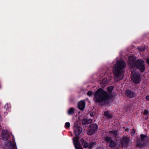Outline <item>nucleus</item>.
<instances>
[{"instance_id": "13", "label": "nucleus", "mask_w": 149, "mask_h": 149, "mask_svg": "<svg viewBox=\"0 0 149 149\" xmlns=\"http://www.w3.org/2000/svg\"><path fill=\"white\" fill-rule=\"evenodd\" d=\"M6 149H15V146L11 143H8L6 146Z\"/></svg>"}, {"instance_id": "7", "label": "nucleus", "mask_w": 149, "mask_h": 149, "mask_svg": "<svg viewBox=\"0 0 149 149\" xmlns=\"http://www.w3.org/2000/svg\"><path fill=\"white\" fill-rule=\"evenodd\" d=\"M74 133L77 136L80 135L82 131L81 128L77 126L76 124H74Z\"/></svg>"}, {"instance_id": "2", "label": "nucleus", "mask_w": 149, "mask_h": 149, "mask_svg": "<svg viewBox=\"0 0 149 149\" xmlns=\"http://www.w3.org/2000/svg\"><path fill=\"white\" fill-rule=\"evenodd\" d=\"M109 98L106 92L100 88L95 93L94 100L95 102H98L99 104H103Z\"/></svg>"}, {"instance_id": "4", "label": "nucleus", "mask_w": 149, "mask_h": 149, "mask_svg": "<svg viewBox=\"0 0 149 149\" xmlns=\"http://www.w3.org/2000/svg\"><path fill=\"white\" fill-rule=\"evenodd\" d=\"M109 133L111 136L114 137L116 139V138L118 137V134L116 131H111L109 132ZM104 139L105 141L107 143H109V146L111 148L115 147L118 143L117 139H116V141H115L111 140V137L107 136H105Z\"/></svg>"}, {"instance_id": "26", "label": "nucleus", "mask_w": 149, "mask_h": 149, "mask_svg": "<svg viewBox=\"0 0 149 149\" xmlns=\"http://www.w3.org/2000/svg\"><path fill=\"white\" fill-rule=\"evenodd\" d=\"M135 134V131L134 130H132V131L131 132V134L133 135Z\"/></svg>"}, {"instance_id": "24", "label": "nucleus", "mask_w": 149, "mask_h": 149, "mask_svg": "<svg viewBox=\"0 0 149 149\" xmlns=\"http://www.w3.org/2000/svg\"><path fill=\"white\" fill-rule=\"evenodd\" d=\"M141 137L142 140H143L146 137V136L143 134H141Z\"/></svg>"}, {"instance_id": "10", "label": "nucleus", "mask_w": 149, "mask_h": 149, "mask_svg": "<svg viewBox=\"0 0 149 149\" xmlns=\"http://www.w3.org/2000/svg\"><path fill=\"white\" fill-rule=\"evenodd\" d=\"M79 143L80 145H83L84 144L83 147L85 148H87L88 147V148L89 144L88 143L86 142H84V140L83 139H80Z\"/></svg>"}, {"instance_id": "5", "label": "nucleus", "mask_w": 149, "mask_h": 149, "mask_svg": "<svg viewBox=\"0 0 149 149\" xmlns=\"http://www.w3.org/2000/svg\"><path fill=\"white\" fill-rule=\"evenodd\" d=\"M131 74V79L136 84L139 83L141 81L140 74L134 70L132 72Z\"/></svg>"}, {"instance_id": "21", "label": "nucleus", "mask_w": 149, "mask_h": 149, "mask_svg": "<svg viewBox=\"0 0 149 149\" xmlns=\"http://www.w3.org/2000/svg\"><path fill=\"white\" fill-rule=\"evenodd\" d=\"M113 86H111L108 87L107 88V91L109 92H111L113 90Z\"/></svg>"}, {"instance_id": "15", "label": "nucleus", "mask_w": 149, "mask_h": 149, "mask_svg": "<svg viewBox=\"0 0 149 149\" xmlns=\"http://www.w3.org/2000/svg\"><path fill=\"white\" fill-rule=\"evenodd\" d=\"M104 116L107 118H111L112 117V114L109 111H106L104 112Z\"/></svg>"}, {"instance_id": "29", "label": "nucleus", "mask_w": 149, "mask_h": 149, "mask_svg": "<svg viewBox=\"0 0 149 149\" xmlns=\"http://www.w3.org/2000/svg\"><path fill=\"white\" fill-rule=\"evenodd\" d=\"M97 149H102L101 148H98Z\"/></svg>"}, {"instance_id": "11", "label": "nucleus", "mask_w": 149, "mask_h": 149, "mask_svg": "<svg viewBox=\"0 0 149 149\" xmlns=\"http://www.w3.org/2000/svg\"><path fill=\"white\" fill-rule=\"evenodd\" d=\"M126 94L127 96L131 98L133 97L135 95L134 93L133 92L129 90L126 91Z\"/></svg>"}, {"instance_id": "1", "label": "nucleus", "mask_w": 149, "mask_h": 149, "mask_svg": "<svg viewBox=\"0 0 149 149\" xmlns=\"http://www.w3.org/2000/svg\"><path fill=\"white\" fill-rule=\"evenodd\" d=\"M125 63L123 61H117L113 68V72L114 75V79L116 81L121 80L124 74V69Z\"/></svg>"}, {"instance_id": "16", "label": "nucleus", "mask_w": 149, "mask_h": 149, "mask_svg": "<svg viewBox=\"0 0 149 149\" xmlns=\"http://www.w3.org/2000/svg\"><path fill=\"white\" fill-rule=\"evenodd\" d=\"M74 109L73 108H71L68 111V113L69 114L71 115L74 113Z\"/></svg>"}, {"instance_id": "18", "label": "nucleus", "mask_w": 149, "mask_h": 149, "mask_svg": "<svg viewBox=\"0 0 149 149\" xmlns=\"http://www.w3.org/2000/svg\"><path fill=\"white\" fill-rule=\"evenodd\" d=\"M145 146V144L144 143H141L140 144H137V146L139 147L140 148H142L144 147Z\"/></svg>"}, {"instance_id": "30", "label": "nucleus", "mask_w": 149, "mask_h": 149, "mask_svg": "<svg viewBox=\"0 0 149 149\" xmlns=\"http://www.w3.org/2000/svg\"><path fill=\"white\" fill-rule=\"evenodd\" d=\"M144 50V49H143V50H142H142Z\"/></svg>"}, {"instance_id": "23", "label": "nucleus", "mask_w": 149, "mask_h": 149, "mask_svg": "<svg viewBox=\"0 0 149 149\" xmlns=\"http://www.w3.org/2000/svg\"><path fill=\"white\" fill-rule=\"evenodd\" d=\"M5 107L6 109H7V108H10V104H8V103L6 104L5 105Z\"/></svg>"}, {"instance_id": "22", "label": "nucleus", "mask_w": 149, "mask_h": 149, "mask_svg": "<svg viewBox=\"0 0 149 149\" xmlns=\"http://www.w3.org/2000/svg\"><path fill=\"white\" fill-rule=\"evenodd\" d=\"M143 113L145 115H148L149 114V111L148 110H145Z\"/></svg>"}, {"instance_id": "3", "label": "nucleus", "mask_w": 149, "mask_h": 149, "mask_svg": "<svg viewBox=\"0 0 149 149\" xmlns=\"http://www.w3.org/2000/svg\"><path fill=\"white\" fill-rule=\"evenodd\" d=\"M136 58L134 56H130L129 58L128 61L132 68L136 67L142 72L145 71V68L144 61L141 60H139L136 62L135 61Z\"/></svg>"}, {"instance_id": "12", "label": "nucleus", "mask_w": 149, "mask_h": 149, "mask_svg": "<svg viewBox=\"0 0 149 149\" xmlns=\"http://www.w3.org/2000/svg\"><path fill=\"white\" fill-rule=\"evenodd\" d=\"M92 122V120L91 119L88 120L87 118H84L83 120L82 123L83 124L86 125L90 124Z\"/></svg>"}, {"instance_id": "14", "label": "nucleus", "mask_w": 149, "mask_h": 149, "mask_svg": "<svg viewBox=\"0 0 149 149\" xmlns=\"http://www.w3.org/2000/svg\"><path fill=\"white\" fill-rule=\"evenodd\" d=\"M129 140V138L128 137H125L123 138L121 141V142L123 145H125L127 143Z\"/></svg>"}, {"instance_id": "6", "label": "nucleus", "mask_w": 149, "mask_h": 149, "mask_svg": "<svg viewBox=\"0 0 149 149\" xmlns=\"http://www.w3.org/2000/svg\"><path fill=\"white\" fill-rule=\"evenodd\" d=\"M90 129L87 132V134L91 135L94 134L97 129V125L96 124H91L90 125Z\"/></svg>"}, {"instance_id": "20", "label": "nucleus", "mask_w": 149, "mask_h": 149, "mask_svg": "<svg viewBox=\"0 0 149 149\" xmlns=\"http://www.w3.org/2000/svg\"><path fill=\"white\" fill-rule=\"evenodd\" d=\"M95 142H91L89 144L88 148H91L95 144Z\"/></svg>"}, {"instance_id": "28", "label": "nucleus", "mask_w": 149, "mask_h": 149, "mask_svg": "<svg viewBox=\"0 0 149 149\" xmlns=\"http://www.w3.org/2000/svg\"><path fill=\"white\" fill-rule=\"evenodd\" d=\"M146 98L149 101V95L147 96Z\"/></svg>"}, {"instance_id": "25", "label": "nucleus", "mask_w": 149, "mask_h": 149, "mask_svg": "<svg viewBox=\"0 0 149 149\" xmlns=\"http://www.w3.org/2000/svg\"><path fill=\"white\" fill-rule=\"evenodd\" d=\"M93 93V92L91 91H89L88 92L87 95L88 96H90Z\"/></svg>"}, {"instance_id": "9", "label": "nucleus", "mask_w": 149, "mask_h": 149, "mask_svg": "<svg viewBox=\"0 0 149 149\" xmlns=\"http://www.w3.org/2000/svg\"><path fill=\"white\" fill-rule=\"evenodd\" d=\"M85 103L84 101H81L79 102L78 104V107L81 110H83L85 108Z\"/></svg>"}, {"instance_id": "19", "label": "nucleus", "mask_w": 149, "mask_h": 149, "mask_svg": "<svg viewBox=\"0 0 149 149\" xmlns=\"http://www.w3.org/2000/svg\"><path fill=\"white\" fill-rule=\"evenodd\" d=\"M70 126V124L69 122H66L65 123V127L66 128H69Z\"/></svg>"}, {"instance_id": "8", "label": "nucleus", "mask_w": 149, "mask_h": 149, "mask_svg": "<svg viewBox=\"0 0 149 149\" xmlns=\"http://www.w3.org/2000/svg\"><path fill=\"white\" fill-rule=\"evenodd\" d=\"M73 143L76 149H82L80 144L79 142V138L77 136L73 139Z\"/></svg>"}, {"instance_id": "27", "label": "nucleus", "mask_w": 149, "mask_h": 149, "mask_svg": "<svg viewBox=\"0 0 149 149\" xmlns=\"http://www.w3.org/2000/svg\"><path fill=\"white\" fill-rule=\"evenodd\" d=\"M146 62L149 65V59L148 58L147 59Z\"/></svg>"}, {"instance_id": "17", "label": "nucleus", "mask_w": 149, "mask_h": 149, "mask_svg": "<svg viewBox=\"0 0 149 149\" xmlns=\"http://www.w3.org/2000/svg\"><path fill=\"white\" fill-rule=\"evenodd\" d=\"M108 82L107 78H104L102 79L101 83L102 84H104L108 83Z\"/></svg>"}]
</instances>
